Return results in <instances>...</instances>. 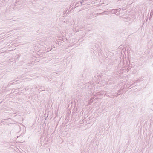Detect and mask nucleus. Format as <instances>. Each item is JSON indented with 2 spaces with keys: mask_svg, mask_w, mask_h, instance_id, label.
Masks as SVG:
<instances>
[{
  "mask_svg": "<svg viewBox=\"0 0 153 153\" xmlns=\"http://www.w3.org/2000/svg\"><path fill=\"white\" fill-rule=\"evenodd\" d=\"M79 3V2H78L76 4H75V6L76 7H77L79 5H78V4Z\"/></svg>",
  "mask_w": 153,
  "mask_h": 153,
  "instance_id": "nucleus-3",
  "label": "nucleus"
},
{
  "mask_svg": "<svg viewBox=\"0 0 153 153\" xmlns=\"http://www.w3.org/2000/svg\"><path fill=\"white\" fill-rule=\"evenodd\" d=\"M116 9H113L111 10L110 11V12L111 13H115L116 12Z\"/></svg>",
  "mask_w": 153,
  "mask_h": 153,
  "instance_id": "nucleus-1",
  "label": "nucleus"
},
{
  "mask_svg": "<svg viewBox=\"0 0 153 153\" xmlns=\"http://www.w3.org/2000/svg\"><path fill=\"white\" fill-rule=\"evenodd\" d=\"M104 13H106V14H107L108 13V12H107V11H104Z\"/></svg>",
  "mask_w": 153,
  "mask_h": 153,
  "instance_id": "nucleus-4",
  "label": "nucleus"
},
{
  "mask_svg": "<svg viewBox=\"0 0 153 153\" xmlns=\"http://www.w3.org/2000/svg\"><path fill=\"white\" fill-rule=\"evenodd\" d=\"M87 0H82V1H80V3L81 5H82V4L84 3L85 1H86Z\"/></svg>",
  "mask_w": 153,
  "mask_h": 153,
  "instance_id": "nucleus-2",
  "label": "nucleus"
}]
</instances>
